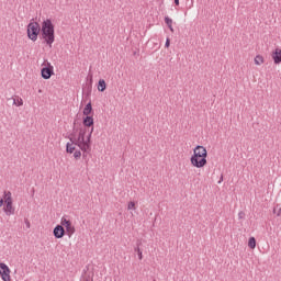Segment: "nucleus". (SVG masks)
Masks as SVG:
<instances>
[{
    "mask_svg": "<svg viewBox=\"0 0 281 281\" xmlns=\"http://www.w3.org/2000/svg\"><path fill=\"white\" fill-rule=\"evenodd\" d=\"M91 135H93V127H91L88 135L86 128H80L76 137V127H74V132L68 136L69 142L82 150L83 158L91 153Z\"/></svg>",
    "mask_w": 281,
    "mask_h": 281,
    "instance_id": "1",
    "label": "nucleus"
},
{
    "mask_svg": "<svg viewBox=\"0 0 281 281\" xmlns=\"http://www.w3.org/2000/svg\"><path fill=\"white\" fill-rule=\"evenodd\" d=\"M40 38L44 41L48 47L54 45V41H56V34L54 30V23H52L49 19L42 22Z\"/></svg>",
    "mask_w": 281,
    "mask_h": 281,
    "instance_id": "2",
    "label": "nucleus"
},
{
    "mask_svg": "<svg viewBox=\"0 0 281 281\" xmlns=\"http://www.w3.org/2000/svg\"><path fill=\"white\" fill-rule=\"evenodd\" d=\"M191 164L194 166V168H204L207 164V149L201 145H198L193 149Z\"/></svg>",
    "mask_w": 281,
    "mask_h": 281,
    "instance_id": "3",
    "label": "nucleus"
},
{
    "mask_svg": "<svg viewBox=\"0 0 281 281\" xmlns=\"http://www.w3.org/2000/svg\"><path fill=\"white\" fill-rule=\"evenodd\" d=\"M26 34L30 41L36 43V41H38V35L41 34V24H38V22L29 23Z\"/></svg>",
    "mask_w": 281,
    "mask_h": 281,
    "instance_id": "4",
    "label": "nucleus"
},
{
    "mask_svg": "<svg viewBox=\"0 0 281 281\" xmlns=\"http://www.w3.org/2000/svg\"><path fill=\"white\" fill-rule=\"evenodd\" d=\"M60 225L66 228L68 238H71L76 234V227L71 224V221L66 217H61Z\"/></svg>",
    "mask_w": 281,
    "mask_h": 281,
    "instance_id": "5",
    "label": "nucleus"
},
{
    "mask_svg": "<svg viewBox=\"0 0 281 281\" xmlns=\"http://www.w3.org/2000/svg\"><path fill=\"white\" fill-rule=\"evenodd\" d=\"M0 277L3 281H11L10 278V267L5 263H0Z\"/></svg>",
    "mask_w": 281,
    "mask_h": 281,
    "instance_id": "6",
    "label": "nucleus"
},
{
    "mask_svg": "<svg viewBox=\"0 0 281 281\" xmlns=\"http://www.w3.org/2000/svg\"><path fill=\"white\" fill-rule=\"evenodd\" d=\"M48 65H49L48 67H44L41 70L42 78H44V80H49V78L54 76V66H52L50 64Z\"/></svg>",
    "mask_w": 281,
    "mask_h": 281,
    "instance_id": "7",
    "label": "nucleus"
},
{
    "mask_svg": "<svg viewBox=\"0 0 281 281\" xmlns=\"http://www.w3.org/2000/svg\"><path fill=\"white\" fill-rule=\"evenodd\" d=\"M66 234L65 227H63V224L56 225L53 229V235L55 238H63Z\"/></svg>",
    "mask_w": 281,
    "mask_h": 281,
    "instance_id": "8",
    "label": "nucleus"
},
{
    "mask_svg": "<svg viewBox=\"0 0 281 281\" xmlns=\"http://www.w3.org/2000/svg\"><path fill=\"white\" fill-rule=\"evenodd\" d=\"M272 60L274 65H280L281 63V49L276 48V50L272 53Z\"/></svg>",
    "mask_w": 281,
    "mask_h": 281,
    "instance_id": "9",
    "label": "nucleus"
},
{
    "mask_svg": "<svg viewBox=\"0 0 281 281\" xmlns=\"http://www.w3.org/2000/svg\"><path fill=\"white\" fill-rule=\"evenodd\" d=\"M3 212L7 216H12L14 215L15 209L13 204H4Z\"/></svg>",
    "mask_w": 281,
    "mask_h": 281,
    "instance_id": "10",
    "label": "nucleus"
},
{
    "mask_svg": "<svg viewBox=\"0 0 281 281\" xmlns=\"http://www.w3.org/2000/svg\"><path fill=\"white\" fill-rule=\"evenodd\" d=\"M3 203L4 205H12V192L4 191L3 193Z\"/></svg>",
    "mask_w": 281,
    "mask_h": 281,
    "instance_id": "11",
    "label": "nucleus"
},
{
    "mask_svg": "<svg viewBox=\"0 0 281 281\" xmlns=\"http://www.w3.org/2000/svg\"><path fill=\"white\" fill-rule=\"evenodd\" d=\"M83 126H87L88 128L93 126V116H86L83 117Z\"/></svg>",
    "mask_w": 281,
    "mask_h": 281,
    "instance_id": "12",
    "label": "nucleus"
},
{
    "mask_svg": "<svg viewBox=\"0 0 281 281\" xmlns=\"http://www.w3.org/2000/svg\"><path fill=\"white\" fill-rule=\"evenodd\" d=\"M93 111V106L91 105V102L87 103L83 109V115L89 116L91 115V112Z\"/></svg>",
    "mask_w": 281,
    "mask_h": 281,
    "instance_id": "13",
    "label": "nucleus"
},
{
    "mask_svg": "<svg viewBox=\"0 0 281 281\" xmlns=\"http://www.w3.org/2000/svg\"><path fill=\"white\" fill-rule=\"evenodd\" d=\"M98 91H101V92L106 91V81H104V79L99 80Z\"/></svg>",
    "mask_w": 281,
    "mask_h": 281,
    "instance_id": "14",
    "label": "nucleus"
},
{
    "mask_svg": "<svg viewBox=\"0 0 281 281\" xmlns=\"http://www.w3.org/2000/svg\"><path fill=\"white\" fill-rule=\"evenodd\" d=\"M74 150H76V144H74L72 142L67 143L66 144V153L71 154V153H74Z\"/></svg>",
    "mask_w": 281,
    "mask_h": 281,
    "instance_id": "15",
    "label": "nucleus"
},
{
    "mask_svg": "<svg viewBox=\"0 0 281 281\" xmlns=\"http://www.w3.org/2000/svg\"><path fill=\"white\" fill-rule=\"evenodd\" d=\"M165 23L167 27H169L170 32H175V29L172 27V19L169 16H165Z\"/></svg>",
    "mask_w": 281,
    "mask_h": 281,
    "instance_id": "16",
    "label": "nucleus"
},
{
    "mask_svg": "<svg viewBox=\"0 0 281 281\" xmlns=\"http://www.w3.org/2000/svg\"><path fill=\"white\" fill-rule=\"evenodd\" d=\"M137 247L134 248V251H136V254L138 255V259L142 260L144 258L143 254H142V249H139V245H142V241H137Z\"/></svg>",
    "mask_w": 281,
    "mask_h": 281,
    "instance_id": "17",
    "label": "nucleus"
},
{
    "mask_svg": "<svg viewBox=\"0 0 281 281\" xmlns=\"http://www.w3.org/2000/svg\"><path fill=\"white\" fill-rule=\"evenodd\" d=\"M11 100H13L15 106H23V99L21 97H18L16 99L11 98Z\"/></svg>",
    "mask_w": 281,
    "mask_h": 281,
    "instance_id": "18",
    "label": "nucleus"
},
{
    "mask_svg": "<svg viewBox=\"0 0 281 281\" xmlns=\"http://www.w3.org/2000/svg\"><path fill=\"white\" fill-rule=\"evenodd\" d=\"M248 247H250V249H256V237H250L249 238Z\"/></svg>",
    "mask_w": 281,
    "mask_h": 281,
    "instance_id": "19",
    "label": "nucleus"
},
{
    "mask_svg": "<svg viewBox=\"0 0 281 281\" xmlns=\"http://www.w3.org/2000/svg\"><path fill=\"white\" fill-rule=\"evenodd\" d=\"M262 63H265V58L260 55H257L255 57V65H262Z\"/></svg>",
    "mask_w": 281,
    "mask_h": 281,
    "instance_id": "20",
    "label": "nucleus"
},
{
    "mask_svg": "<svg viewBox=\"0 0 281 281\" xmlns=\"http://www.w3.org/2000/svg\"><path fill=\"white\" fill-rule=\"evenodd\" d=\"M74 157H75V159H80V157H82V151H80V150H75Z\"/></svg>",
    "mask_w": 281,
    "mask_h": 281,
    "instance_id": "21",
    "label": "nucleus"
},
{
    "mask_svg": "<svg viewBox=\"0 0 281 281\" xmlns=\"http://www.w3.org/2000/svg\"><path fill=\"white\" fill-rule=\"evenodd\" d=\"M127 210H135V202H130L127 205Z\"/></svg>",
    "mask_w": 281,
    "mask_h": 281,
    "instance_id": "22",
    "label": "nucleus"
},
{
    "mask_svg": "<svg viewBox=\"0 0 281 281\" xmlns=\"http://www.w3.org/2000/svg\"><path fill=\"white\" fill-rule=\"evenodd\" d=\"M238 218H245V212L240 211V212L238 213Z\"/></svg>",
    "mask_w": 281,
    "mask_h": 281,
    "instance_id": "23",
    "label": "nucleus"
},
{
    "mask_svg": "<svg viewBox=\"0 0 281 281\" xmlns=\"http://www.w3.org/2000/svg\"><path fill=\"white\" fill-rule=\"evenodd\" d=\"M165 47H170V40H169V37H167V40H166Z\"/></svg>",
    "mask_w": 281,
    "mask_h": 281,
    "instance_id": "24",
    "label": "nucleus"
},
{
    "mask_svg": "<svg viewBox=\"0 0 281 281\" xmlns=\"http://www.w3.org/2000/svg\"><path fill=\"white\" fill-rule=\"evenodd\" d=\"M0 207H3V199H0Z\"/></svg>",
    "mask_w": 281,
    "mask_h": 281,
    "instance_id": "25",
    "label": "nucleus"
},
{
    "mask_svg": "<svg viewBox=\"0 0 281 281\" xmlns=\"http://www.w3.org/2000/svg\"><path fill=\"white\" fill-rule=\"evenodd\" d=\"M277 216H281V207L279 209Z\"/></svg>",
    "mask_w": 281,
    "mask_h": 281,
    "instance_id": "26",
    "label": "nucleus"
},
{
    "mask_svg": "<svg viewBox=\"0 0 281 281\" xmlns=\"http://www.w3.org/2000/svg\"><path fill=\"white\" fill-rule=\"evenodd\" d=\"M175 4H176V5H179V0H175Z\"/></svg>",
    "mask_w": 281,
    "mask_h": 281,
    "instance_id": "27",
    "label": "nucleus"
},
{
    "mask_svg": "<svg viewBox=\"0 0 281 281\" xmlns=\"http://www.w3.org/2000/svg\"><path fill=\"white\" fill-rule=\"evenodd\" d=\"M26 226L30 227V222H26Z\"/></svg>",
    "mask_w": 281,
    "mask_h": 281,
    "instance_id": "28",
    "label": "nucleus"
}]
</instances>
